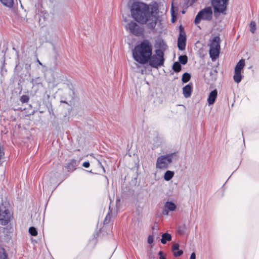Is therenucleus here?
<instances>
[{"instance_id":"30","label":"nucleus","mask_w":259,"mask_h":259,"mask_svg":"<svg viewBox=\"0 0 259 259\" xmlns=\"http://www.w3.org/2000/svg\"><path fill=\"white\" fill-rule=\"evenodd\" d=\"M82 166L84 167H89L90 166V163L88 161L84 162L82 164Z\"/></svg>"},{"instance_id":"16","label":"nucleus","mask_w":259,"mask_h":259,"mask_svg":"<svg viewBox=\"0 0 259 259\" xmlns=\"http://www.w3.org/2000/svg\"><path fill=\"white\" fill-rule=\"evenodd\" d=\"M164 208L169 211H174L176 208V205L172 202L167 201L164 204Z\"/></svg>"},{"instance_id":"26","label":"nucleus","mask_w":259,"mask_h":259,"mask_svg":"<svg viewBox=\"0 0 259 259\" xmlns=\"http://www.w3.org/2000/svg\"><path fill=\"white\" fill-rule=\"evenodd\" d=\"M29 98L27 95H23L20 98V101L22 103H27L29 101Z\"/></svg>"},{"instance_id":"15","label":"nucleus","mask_w":259,"mask_h":259,"mask_svg":"<svg viewBox=\"0 0 259 259\" xmlns=\"http://www.w3.org/2000/svg\"><path fill=\"white\" fill-rule=\"evenodd\" d=\"M179 245L178 243H175L172 245V250L174 251V255L175 256H179L183 254L182 250H179Z\"/></svg>"},{"instance_id":"5","label":"nucleus","mask_w":259,"mask_h":259,"mask_svg":"<svg viewBox=\"0 0 259 259\" xmlns=\"http://www.w3.org/2000/svg\"><path fill=\"white\" fill-rule=\"evenodd\" d=\"M211 3L215 17H218L219 14H226L229 0H211Z\"/></svg>"},{"instance_id":"21","label":"nucleus","mask_w":259,"mask_h":259,"mask_svg":"<svg viewBox=\"0 0 259 259\" xmlns=\"http://www.w3.org/2000/svg\"><path fill=\"white\" fill-rule=\"evenodd\" d=\"M191 78V75L188 73H184L182 76V80L183 82L186 83Z\"/></svg>"},{"instance_id":"6","label":"nucleus","mask_w":259,"mask_h":259,"mask_svg":"<svg viewBox=\"0 0 259 259\" xmlns=\"http://www.w3.org/2000/svg\"><path fill=\"white\" fill-rule=\"evenodd\" d=\"M9 207V204L7 201H5L0 206V224L2 225H6L10 221L11 214Z\"/></svg>"},{"instance_id":"11","label":"nucleus","mask_w":259,"mask_h":259,"mask_svg":"<svg viewBox=\"0 0 259 259\" xmlns=\"http://www.w3.org/2000/svg\"><path fill=\"white\" fill-rule=\"evenodd\" d=\"M126 29L130 31V33L136 36H140L143 33V29L136 22L134 21L130 22L127 26Z\"/></svg>"},{"instance_id":"9","label":"nucleus","mask_w":259,"mask_h":259,"mask_svg":"<svg viewBox=\"0 0 259 259\" xmlns=\"http://www.w3.org/2000/svg\"><path fill=\"white\" fill-rule=\"evenodd\" d=\"M220 37H214L209 46V55L212 61L215 60L219 56L220 45Z\"/></svg>"},{"instance_id":"36","label":"nucleus","mask_w":259,"mask_h":259,"mask_svg":"<svg viewBox=\"0 0 259 259\" xmlns=\"http://www.w3.org/2000/svg\"><path fill=\"white\" fill-rule=\"evenodd\" d=\"M107 218H108V215L106 216L105 220H104V224H107L109 222V220H107Z\"/></svg>"},{"instance_id":"39","label":"nucleus","mask_w":259,"mask_h":259,"mask_svg":"<svg viewBox=\"0 0 259 259\" xmlns=\"http://www.w3.org/2000/svg\"><path fill=\"white\" fill-rule=\"evenodd\" d=\"M93 155H94L93 154H92L90 155V156H93Z\"/></svg>"},{"instance_id":"7","label":"nucleus","mask_w":259,"mask_h":259,"mask_svg":"<svg viewBox=\"0 0 259 259\" xmlns=\"http://www.w3.org/2000/svg\"><path fill=\"white\" fill-rule=\"evenodd\" d=\"M57 176L55 173H50L45 176L42 181L44 188L53 191L58 185L57 184Z\"/></svg>"},{"instance_id":"29","label":"nucleus","mask_w":259,"mask_h":259,"mask_svg":"<svg viewBox=\"0 0 259 259\" xmlns=\"http://www.w3.org/2000/svg\"><path fill=\"white\" fill-rule=\"evenodd\" d=\"M153 238L152 236L149 235L148 238V243L151 244L153 242Z\"/></svg>"},{"instance_id":"8","label":"nucleus","mask_w":259,"mask_h":259,"mask_svg":"<svg viewBox=\"0 0 259 259\" xmlns=\"http://www.w3.org/2000/svg\"><path fill=\"white\" fill-rule=\"evenodd\" d=\"M212 18V11L210 7H207L201 10L196 15L194 23L198 24L201 20L210 21Z\"/></svg>"},{"instance_id":"1","label":"nucleus","mask_w":259,"mask_h":259,"mask_svg":"<svg viewBox=\"0 0 259 259\" xmlns=\"http://www.w3.org/2000/svg\"><path fill=\"white\" fill-rule=\"evenodd\" d=\"M132 17L141 24H145L150 29L155 28L157 23L158 8L156 6H148L142 2H134L131 7Z\"/></svg>"},{"instance_id":"35","label":"nucleus","mask_w":259,"mask_h":259,"mask_svg":"<svg viewBox=\"0 0 259 259\" xmlns=\"http://www.w3.org/2000/svg\"><path fill=\"white\" fill-rule=\"evenodd\" d=\"M158 254L160 255V259H166V258L162 255V252L161 251H159Z\"/></svg>"},{"instance_id":"20","label":"nucleus","mask_w":259,"mask_h":259,"mask_svg":"<svg viewBox=\"0 0 259 259\" xmlns=\"http://www.w3.org/2000/svg\"><path fill=\"white\" fill-rule=\"evenodd\" d=\"M182 66L180 63L176 62L174 63L172 66V69L176 72H179L181 71Z\"/></svg>"},{"instance_id":"34","label":"nucleus","mask_w":259,"mask_h":259,"mask_svg":"<svg viewBox=\"0 0 259 259\" xmlns=\"http://www.w3.org/2000/svg\"><path fill=\"white\" fill-rule=\"evenodd\" d=\"M168 210L167 209L164 208L163 210V214L164 215H168Z\"/></svg>"},{"instance_id":"12","label":"nucleus","mask_w":259,"mask_h":259,"mask_svg":"<svg viewBox=\"0 0 259 259\" xmlns=\"http://www.w3.org/2000/svg\"><path fill=\"white\" fill-rule=\"evenodd\" d=\"M180 29V31L178 39V47L180 50L183 51L186 48V35L181 26Z\"/></svg>"},{"instance_id":"28","label":"nucleus","mask_w":259,"mask_h":259,"mask_svg":"<svg viewBox=\"0 0 259 259\" xmlns=\"http://www.w3.org/2000/svg\"><path fill=\"white\" fill-rule=\"evenodd\" d=\"M0 259H7L6 254L4 249L0 251Z\"/></svg>"},{"instance_id":"32","label":"nucleus","mask_w":259,"mask_h":259,"mask_svg":"<svg viewBox=\"0 0 259 259\" xmlns=\"http://www.w3.org/2000/svg\"><path fill=\"white\" fill-rule=\"evenodd\" d=\"M190 259H196V254L194 252L191 254Z\"/></svg>"},{"instance_id":"33","label":"nucleus","mask_w":259,"mask_h":259,"mask_svg":"<svg viewBox=\"0 0 259 259\" xmlns=\"http://www.w3.org/2000/svg\"><path fill=\"white\" fill-rule=\"evenodd\" d=\"M75 163V161H72L71 163H69V164L67 165V168H68V169H70L71 165H72V167H73V163Z\"/></svg>"},{"instance_id":"31","label":"nucleus","mask_w":259,"mask_h":259,"mask_svg":"<svg viewBox=\"0 0 259 259\" xmlns=\"http://www.w3.org/2000/svg\"><path fill=\"white\" fill-rule=\"evenodd\" d=\"M4 156V152L2 151L1 147H0V160Z\"/></svg>"},{"instance_id":"3","label":"nucleus","mask_w":259,"mask_h":259,"mask_svg":"<svg viewBox=\"0 0 259 259\" xmlns=\"http://www.w3.org/2000/svg\"><path fill=\"white\" fill-rule=\"evenodd\" d=\"M177 158L176 153H170L161 155L157 158L156 168L160 170H165L168 168L174 159Z\"/></svg>"},{"instance_id":"2","label":"nucleus","mask_w":259,"mask_h":259,"mask_svg":"<svg viewBox=\"0 0 259 259\" xmlns=\"http://www.w3.org/2000/svg\"><path fill=\"white\" fill-rule=\"evenodd\" d=\"M152 50L153 46L150 40L144 39L139 44L136 45L132 50L134 60L141 65L148 63Z\"/></svg>"},{"instance_id":"10","label":"nucleus","mask_w":259,"mask_h":259,"mask_svg":"<svg viewBox=\"0 0 259 259\" xmlns=\"http://www.w3.org/2000/svg\"><path fill=\"white\" fill-rule=\"evenodd\" d=\"M245 66V60L241 59L237 63L234 69V74L233 79L235 82L239 83L242 78L241 73L243 72V68Z\"/></svg>"},{"instance_id":"17","label":"nucleus","mask_w":259,"mask_h":259,"mask_svg":"<svg viewBox=\"0 0 259 259\" xmlns=\"http://www.w3.org/2000/svg\"><path fill=\"white\" fill-rule=\"evenodd\" d=\"M171 240V235L167 233H165L162 235L161 239L160 240H161V242L162 244H164L166 243V242L167 241H170Z\"/></svg>"},{"instance_id":"37","label":"nucleus","mask_w":259,"mask_h":259,"mask_svg":"<svg viewBox=\"0 0 259 259\" xmlns=\"http://www.w3.org/2000/svg\"><path fill=\"white\" fill-rule=\"evenodd\" d=\"M37 62L40 64V65H42V63L40 62L39 60H37Z\"/></svg>"},{"instance_id":"24","label":"nucleus","mask_w":259,"mask_h":259,"mask_svg":"<svg viewBox=\"0 0 259 259\" xmlns=\"http://www.w3.org/2000/svg\"><path fill=\"white\" fill-rule=\"evenodd\" d=\"M186 226L185 225H183V226H180L179 227V229L178 230V233L181 235L185 234L186 232Z\"/></svg>"},{"instance_id":"22","label":"nucleus","mask_w":259,"mask_h":259,"mask_svg":"<svg viewBox=\"0 0 259 259\" xmlns=\"http://www.w3.org/2000/svg\"><path fill=\"white\" fill-rule=\"evenodd\" d=\"M179 61L181 64L183 65L186 64L188 61L187 56L186 55H182L179 56Z\"/></svg>"},{"instance_id":"23","label":"nucleus","mask_w":259,"mask_h":259,"mask_svg":"<svg viewBox=\"0 0 259 259\" xmlns=\"http://www.w3.org/2000/svg\"><path fill=\"white\" fill-rule=\"evenodd\" d=\"M29 232L32 236H35L37 234V231L36 228L33 227H31L29 228Z\"/></svg>"},{"instance_id":"14","label":"nucleus","mask_w":259,"mask_h":259,"mask_svg":"<svg viewBox=\"0 0 259 259\" xmlns=\"http://www.w3.org/2000/svg\"><path fill=\"white\" fill-rule=\"evenodd\" d=\"M192 87L191 84H188L183 88V94L186 98L190 97L192 94Z\"/></svg>"},{"instance_id":"27","label":"nucleus","mask_w":259,"mask_h":259,"mask_svg":"<svg viewBox=\"0 0 259 259\" xmlns=\"http://www.w3.org/2000/svg\"><path fill=\"white\" fill-rule=\"evenodd\" d=\"M171 21L172 22H174L175 21L176 17H175V12L174 10V4L172 3L171 8Z\"/></svg>"},{"instance_id":"13","label":"nucleus","mask_w":259,"mask_h":259,"mask_svg":"<svg viewBox=\"0 0 259 259\" xmlns=\"http://www.w3.org/2000/svg\"><path fill=\"white\" fill-rule=\"evenodd\" d=\"M217 96L218 91L217 89H214L210 92L207 98V103L208 105H211L214 103L217 98Z\"/></svg>"},{"instance_id":"38","label":"nucleus","mask_w":259,"mask_h":259,"mask_svg":"<svg viewBox=\"0 0 259 259\" xmlns=\"http://www.w3.org/2000/svg\"><path fill=\"white\" fill-rule=\"evenodd\" d=\"M141 73H142V74H143V70H142V71H141Z\"/></svg>"},{"instance_id":"25","label":"nucleus","mask_w":259,"mask_h":259,"mask_svg":"<svg viewBox=\"0 0 259 259\" xmlns=\"http://www.w3.org/2000/svg\"><path fill=\"white\" fill-rule=\"evenodd\" d=\"M256 29L255 23L254 22L252 21L250 24V30L252 33H254Z\"/></svg>"},{"instance_id":"19","label":"nucleus","mask_w":259,"mask_h":259,"mask_svg":"<svg viewBox=\"0 0 259 259\" xmlns=\"http://www.w3.org/2000/svg\"><path fill=\"white\" fill-rule=\"evenodd\" d=\"M2 4L8 8H12L14 5V0H0Z\"/></svg>"},{"instance_id":"18","label":"nucleus","mask_w":259,"mask_h":259,"mask_svg":"<svg viewBox=\"0 0 259 259\" xmlns=\"http://www.w3.org/2000/svg\"><path fill=\"white\" fill-rule=\"evenodd\" d=\"M174 174L175 173L174 171L167 170L164 174V179L166 181H168L172 178Z\"/></svg>"},{"instance_id":"4","label":"nucleus","mask_w":259,"mask_h":259,"mask_svg":"<svg viewBox=\"0 0 259 259\" xmlns=\"http://www.w3.org/2000/svg\"><path fill=\"white\" fill-rule=\"evenodd\" d=\"M164 53L160 49L155 50V54L151 55L148 61L149 65L153 68H158L164 64Z\"/></svg>"}]
</instances>
